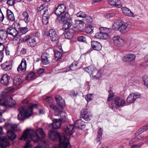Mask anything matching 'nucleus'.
Listing matches in <instances>:
<instances>
[{"instance_id": "obj_16", "label": "nucleus", "mask_w": 148, "mask_h": 148, "mask_svg": "<svg viewBox=\"0 0 148 148\" xmlns=\"http://www.w3.org/2000/svg\"><path fill=\"white\" fill-rule=\"evenodd\" d=\"M112 39L114 45L117 47H121L124 44V40L119 35L114 36Z\"/></svg>"}, {"instance_id": "obj_10", "label": "nucleus", "mask_w": 148, "mask_h": 148, "mask_svg": "<svg viewBox=\"0 0 148 148\" xmlns=\"http://www.w3.org/2000/svg\"><path fill=\"white\" fill-rule=\"evenodd\" d=\"M66 10V6L65 5L63 4H59L56 7V15L57 16V19L58 20V18L59 17H61L64 16L66 15V14L68 13H66L64 14Z\"/></svg>"}, {"instance_id": "obj_12", "label": "nucleus", "mask_w": 148, "mask_h": 148, "mask_svg": "<svg viewBox=\"0 0 148 148\" xmlns=\"http://www.w3.org/2000/svg\"><path fill=\"white\" fill-rule=\"evenodd\" d=\"M81 117L86 121L90 120L92 117L91 113L88 111L87 108H84L82 110Z\"/></svg>"}, {"instance_id": "obj_25", "label": "nucleus", "mask_w": 148, "mask_h": 148, "mask_svg": "<svg viewBox=\"0 0 148 148\" xmlns=\"http://www.w3.org/2000/svg\"><path fill=\"white\" fill-rule=\"evenodd\" d=\"M14 25L16 26L17 28H20L18 32V35L20 36L23 34H25L28 31V29L26 27L20 28V24L19 23H16Z\"/></svg>"}, {"instance_id": "obj_45", "label": "nucleus", "mask_w": 148, "mask_h": 148, "mask_svg": "<svg viewBox=\"0 0 148 148\" xmlns=\"http://www.w3.org/2000/svg\"><path fill=\"white\" fill-rule=\"evenodd\" d=\"M42 13H43L42 17L49 18V15L47 9H46Z\"/></svg>"}, {"instance_id": "obj_28", "label": "nucleus", "mask_w": 148, "mask_h": 148, "mask_svg": "<svg viewBox=\"0 0 148 148\" xmlns=\"http://www.w3.org/2000/svg\"><path fill=\"white\" fill-rule=\"evenodd\" d=\"M83 69L87 72L90 75H94L95 72L97 71L95 68L92 66L84 68Z\"/></svg>"}, {"instance_id": "obj_35", "label": "nucleus", "mask_w": 148, "mask_h": 148, "mask_svg": "<svg viewBox=\"0 0 148 148\" xmlns=\"http://www.w3.org/2000/svg\"><path fill=\"white\" fill-rule=\"evenodd\" d=\"M41 58L42 62L43 64H47L49 63V61L48 59V57L47 54L44 53L41 56Z\"/></svg>"}, {"instance_id": "obj_21", "label": "nucleus", "mask_w": 148, "mask_h": 148, "mask_svg": "<svg viewBox=\"0 0 148 148\" xmlns=\"http://www.w3.org/2000/svg\"><path fill=\"white\" fill-rule=\"evenodd\" d=\"M74 129V126L73 125L70 124L67 125L64 128L66 134L68 136H70L75 131Z\"/></svg>"}, {"instance_id": "obj_20", "label": "nucleus", "mask_w": 148, "mask_h": 148, "mask_svg": "<svg viewBox=\"0 0 148 148\" xmlns=\"http://www.w3.org/2000/svg\"><path fill=\"white\" fill-rule=\"evenodd\" d=\"M16 104V102L13 99L12 97H9L8 99H6L5 97V102L4 103L5 106V110L8 107H12Z\"/></svg>"}, {"instance_id": "obj_60", "label": "nucleus", "mask_w": 148, "mask_h": 148, "mask_svg": "<svg viewBox=\"0 0 148 148\" xmlns=\"http://www.w3.org/2000/svg\"><path fill=\"white\" fill-rule=\"evenodd\" d=\"M86 20L88 23H91L92 21V18L90 16H86Z\"/></svg>"}, {"instance_id": "obj_30", "label": "nucleus", "mask_w": 148, "mask_h": 148, "mask_svg": "<svg viewBox=\"0 0 148 148\" xmlns=\"http://www.w3.org/2000/svg\"><path fill=\"white\" fill-rule=\"evenodd\" d=\"M22 15L24 21L27 23H28L30 19L29 15L27 12L26 11H24L22 13Z\"/></svg>"}, {"instance_id": "obj_32", "label": "nucleus", "mask_w": 148, "mask_h": 148, "mask_svg": "<svg viewBox=\"0 0 148 148\" xmlns=\"http://www.w3.org/2000/svg\"><path fill=\"white\" fill-rule=\"evenodd\" d=\"M36 74L33 72H30L26 77V79L28 80H33L36 78Z\"/></svg>"}, {"instance_id": "obj_43", "label": "nucleus", "mask_w": 148, "mask_h": 148, "mask_svg": "<svg viewBox=\"0 0 148 148\" xmlns=\"http://www.w3.org/2000/svg\"><path fill=\"white\" fill-rule=\"evenodd\" d=\"M93 94H88L86 96L85 99L88 102L90 101L93 97Z\"/></svg>"}, {"instance_id": "obj_62", "label": "nucleus", "mask_w": 148, "mask_h": 148, "mask_svg": "<svg viewBox=\"0 0 148 148\" xmlns=\"http://www.w3.org/2000/svg\"><path fill=\"white\" fill-rule=\"evenodd\" d=\"M141 128L143 132L147 130L148 129V124H147L143 126Z\"/></svg>"}, {"instance_id": "obj_6", "label": "nucleus", "mask_w": 148, "mask_h": 148, "mask_svg": "<svg viewBox=\"0 0 148 148\" xmlns=\"http://www.w3.org/2000/svg\"><path fill=\"white\" fill-rule=\"evenodd\" d=\"M56 140H59L60 144L56 148H71V146L68 138L63 133H60L56 131Z\"/></svg>"}, {"instance_id": "obj_63", "label": "nucleus", "mask_w": 148, "mask_h": 148, "mask_svg": "<svg viewBox=\"0 0 148 148\" xmlns=\"http://www.w3.org/2000/svg\"><path fill=\"white\" fill-rule=\"evenodd\" d=\"M70 94L71 95L73 96H76L77 94V92H75V91L73 90H72L71 91Z\"/></svg>"}, {"instance_id": "obj_36", "label": "nucleus", "mask_w": 148, "mask_h": 148, "mask_svg": "<svg viewBox=\"0 0 148 148\" xmlns=\"http://www.w3.org/2000/svg\"><path fill=\"white\" fill-rule=\"evenodd\" d=\"M94 27L90 25H88L86 29V32L88 34H91L93 32Z\"/></svg>"}, {"instance_id": "obj_61", "label": "nucleus", "mask_w": 148, "mask_h": 148, "mask_svg": "<svg viewBox=\"0 0 148 148\" xmlns=\"http://www.w3.org/2000/svg\"><path fill=\"white\" fill-rule=\"evenodd\" d=\"M4 18V16L2 13L1 9H0V20L1 21H3Z\"/></svg>"}, {"instance_id": "obj_48", "label": "nucleus", "mask_w": 148, "mask_h": 148, "mask_svg": "<svg viewBox=\"0 0 148 148\" xmlns=\"http://www.w3.org/2000/svg\"><path fill=\"white\" fill-rule=\"evenodd\" d=\"M95 71L94 73V75H92V76H94L95 78L97 79H98L101 77V75L100 71H98L96 75L95 74Z\"/></svg>"}, {"instance_id": "obj_50", "label": "nucleus", "mask_w": 148, "mask_h": 148, "mask_svg": "<svg viewBox=\"0 0 148 148\" xmlns=\"http://www.w3.org/2000/svg\"><path fill=\"white\" fill-rule=\"evenodd\" d=\"M46 8H44L43 5H42L40 7L38 8L37 10L38 12H40V13H41L46 9Z\"/></svg>"}, {"instance_id": "obj_31", "label": "nucleus", "mask_w": 148, "mask_h": 148, "mask_svg": "<svg viewBox=\"0 0 148 148\" xmlns=\"http://www.w3.org/2000/svg\"><path fill=\"white\" fill-rule=\"evenodd\" d=\"M7 16L8 19L12 21H13L15 19L14 14L10 10L8 9L7 11Z\"/></svg>"}, {"instance_id": "obj_3", "label": "nucleus", "mask_w": 148, "mask_h": 148, "mask_svg": "<svg viewBox=\"0 0 148 148\" xmlns=\"http://www.w3.org/2000/svg\"><path fill=\"white\" fill-rule=\"evenodd\" d=\"M37 107V105L36 104H32L28 107L21 106L18 109L19 113L18 115V119L22 120L26 118H29L32 115V109L36 108Z\"/></svg>"}, {"instance_id": "obj_26", "label": "nucleus", "mask_w": 148, "mask_h": 148, "mask_svg": "<svg viewBox=\"0 0 148 148\" xmlns=\"http://www.w3.org/2000/svg\"><path fill=\"white\" fill-rule=\"evenodd\" d=\"M75 32V30L74 29H70L68 32L64 34L65 37L67 39H71L73 37V34Z\"/></svg>"}, {"instance_id": "obj_39", "label": "nucleus", "mask_w": 148, "mask_h": 148, "mask_svg": "<svg viewBox=\"0 0 148 148\" xmlns=\"http://www.w3.org/2000/svg\"><path fill=\"white\" fill-rule=\"evenodd\" d=\"M2 69L5 71H8L11 69V66L10 65H5V64H3L1 65Z\"/></svg>"}, {"instance_id": "obj_41", "label": "nucleus", "mask_w": 148, "mask_h": 148, "mask_svg": "<svg viewBox=\"0 0 148 148\" xmlns=\"http://www.w3.org/2000/svg\"><path fill=\"white\" fill-rule=\"evenodd\" d=\"M77 63L76 62H74L69 66L70 70H74L77 68Z\"/></svg>"}, {"instance_id": "obj_7", "label": "nucleus", "mask_w": 148, "mask_h": 148, "mask_svg": "<svg viewBox=\"0 0 148 148\" xmlns=\"http://www.w3.org/2000/svg\"><path fill=\"white\" fill-rule=\"evenodd\" d=\"M5 127L7 130V133L8 138L11 140L15 139L16 136L14 133L11 130L15 131H18L17 125L8 123L5 125Z\"/></svg>"}, {"instance_id": "obj_59", "label": "nucleus", "mask_w": 148, "mask_h": 148, "mask_svg": "<svg viewBox=\"0 0 148 148\" xmlns=\"http://www.w3.org/2000/svg\"><path fill=\"white\" fill-rule=\"evenodd\" d=\"M5 47L4 43L0 42V52L3 51Z\"/></svg>"}, {"instance_id": "obj_9", "label": "nucleus", "mask_w": 148, "mask_h": 148, "mask_svg": "<svg viewBox=\"0 0 148 148\" xmlns=\"http://www.w3.org/2000/svg\"><path fill=\"white\" fill-rule=\"evenodd\" d=\"M108 28L106 27H101L100 28V32L95 34V37L99 39H105L109 37L108 34L107 33L106 31Z\"/></svg>"}, {"instance_id": "obj_55", "label": "nucleus", "mask_w": 148, "mask_h": 148, "mask_svg": "<svg viewBox=\"0 0 148 148\" xmlns=\"http://www.w3.org/2000/svg\"><path fill=\"white\" fill-rule=\"evenodd\" d=\"M45 71V69L43 68H40L38 69L37 70L36 73L37 74H42Z\"/></svg>"}, {"instance_id": "obj_22", "label": "nucleus", "mask_w": 148, "mask_h": 148, "mask_svg": "<svg viewBox=\"0 0 148 148\" xmlns=\"http://www.w3.org/2000/svg\"><path fill=\"white\" fill-rule=\"evenodd\" d=\"M10 76L7 74H4L1 79V83L5 86H8L9 84Z\"/></svg>"}, {"instance_id": "obj_37", "label": "nucleus", "mask_w": 148, "mask_h": 148, "mask_svg": "<svg viewBox=\"0 0 148 148\" xmlns=\"http://www.w3.org/2000/svg\"><path fill=\"white\" fill-rule=\"evenodd\" d=\"M135 100V99L132 93L129 95L127 99V102L130 103H133Z\"/></svg>"}, {"instance_id": "obj_29", "label": "nucleus", "mask_w": 148, "mask_h": 148, "mask_svg": "<svg viewBox=\"0 0 148 148\" xmlns=\"http://www.w3.org/2000/svg\"><path fill=\"white\" fill-rule=\"evenodd\" d=\"M22 82V79L18 76L15 77L13 79V84L14 86H17L21 85Z\"/></svg>"}, {"instance_id": "obj_4", "label": "nucleus", "mask_w": 148, "mask_h": 148, "mask_svg": "<svg viewBox=\"0 0 148 148\" xmlns=\"http://www.w3.org/2000/svg\"><path fill=\"white\" fill-rule=\"evenodd\" d=\"M68 13H67L64 16L59 17L58 18V21L60 23H64L63 25L62 29L63 30H66L73 27V29H76L77 27V24L75 23V20L72 18H69Z\"/></svg>"}, {"instance_id": "obj_44", "label": "nucleus", "mask_w": 148, "mask_h": 148, "mask_svg": "<svg viewBox=\"0 0 148 148\" xmlns=\"http://www.w3.org/2000/svg\"><path fill=\"white\" fill-rule=\"evenodd\" d=\"M146 56L147 55L145 56V61L141 63L140 64L141 66L143 67H148V59H147L146 58Z\"/></svg>"}, {"instance_id": "obj_57", "label": "nucleus", "mask_w": 148, "mask_h": 148, "mask_svg": "<svg viewBox=\"0 0 148 148\" xmlns=\"http://www.w3.org/2000/svg\"><path fill=\"white\" fill-rule=\"evenodd\" d=\"M15 0H8L7 3L10 6L13 5L15 3Z\"/></svg>"}, {"instance_id": "obj_13", "label": "nucleus", "mask_w": 148, "mask_h": 148, "mask_svg": "<svg viewBox=\"0 0 148 148\" xmlns=\"http://www.w3.org/2000/svg\"><path fill=\"white\" fill-rule=\"evenodd\" d=\"M56 125V119H54L53 120V123L49 125V127L52 129H53V130H50L49 133V137L51 139L54 140H56V131L55 128L54 127Z\"/></svg>"}, {"instance_id": "obj_51", "label": "nucleus", "mask_w": 148, "mask_h": 148, "mask_svg": "<svg viewBox=\"0 0 148 148\" xmlns=\"http://www.w3.org/2000/svg\"><path fill=\"white\" fill-rule=\"evenodd\" d=\"M77 40L78 41L83 42H86L85 37L84 36H80L78 37Z\"/></svg>"}, {"instance_id": "obj_38", "label": "nucleus", "mask_w": 148, "mask_h": 148, "mask_svg": "<svg viewBox=\"0 0 148 148\" xmlns=\"http://www.w3.org/2000/svg\"><path fill=\"white\" fill-rule=\"evenodd\" d=\"M102 132V129L101 128H100L98 132V136L97 138V141L99 142V144L100 143V141L101 140V138L103 134Z\"/></svg>"}, {"instance_id": "obj_23", "label": "nucleus", "mask_w": 148, "mask_h": 148, "mask_svg": "<svg viewBox=\"0 0 148 148\" xmlns=\"http://www.w3.org/2000/svg\"><path fill=\"white\" fill-rule=\"evenodd\" d=\"M7 32L8 34L16 37L18 35V32L16 29L13 27H9L7 30Z\"/></svg>"}, {"instance_id": "obj_18", "label": "nucleus", "mask_w": 148, "mask_h": 148, "mask_svg": "<svg viewBox=\"0 0 148 148\" xmlns=\"http://www.w3.org/2000/svg\"><path fill=\"white\" fill-rule=\"evenodd\" d=\"M114 104L117 107L123 106L125 103V101L119 97H115L114 99Z\"/></svg>"}, {"instance_id": "obj_34", "label": "nucleus", "mask_w": 148, "mask_h": 148, "mask_svg": "<svg viewBox=\"0 0 148 148\" xmlns=\"http://www.w3.org/2000/svg\"><path fill=\"white\" fill-rule=\"evenodd\" d=\"M7 33L3 30H0V39L1 40H5L7 38Z\"/></svg>"}, {"instance_id": "obj_15", "label": "nucleus", "mask_w": 148, "mask_h": 148, "mask_svg": "<svg viewBox=\"0 0 148 148\" xmlns=\"http://www.w3.org/2000/svg\"><path fill=\"white\" fill-rule=\"evenodd\" d=\"M136 55L132 53H128L123 56L122 58L123 61L125 62H130L135 60Z\"/></svg>"}, {"instance_id": "obj_19", "label": "nucleus", "mask_w": 148, "mask_h": 148, "mask_svg": "<svg viewBox=\"0 0 148 148\" xmlns=\"http://www.w3.org/2000/svg\"><path fill=\"white\" fill-rule=\"evenodd\" d=\"M74 126L79 130H83L86 126L85 122L82 119L77 120L74 123Z\"/></svg>"}, {"instance_id": "obj_5", "label": "nucleus", "mask_w": 148, "mask_h": 148, "mask_svg": "<svg viewBox=\"0 0 148 148\" xmlns=\"http://www.w3.org/2000/svg\"><path fill=\"white\" fill-rule=\"evenodd\" d=\"M131 27L130 22L125 23L122 21L119 20L113 23L112 28L114 30H119L122 34H125L129 31Z\"/></svg>"}, {"instance_id": "obj_24", "label": "nucleus", "mask_w": 148, "mask_h": 148, "mask_svg": "<svg viewBox=\"0 0 148 148\" xmlns=\"http://www.w3.org/2000/svg\"><path fill=\"white\" fill-rule=\"evenodd\" d=\"M91 47L94 50L97 51L100 50L102 48L101 44L97 41L95 40L91 41Z\"/></svg>"}, {"instance_id": "obj_33", "label": "nucleus", "mask_w": 148, "mask_h": 148, "mask_svg": "<svg viewBox=\"0 0 148 148\" xmlns=\"http://www.w3.org/2000/svg\"><path fill=\"white\" fill-rule=\"evenodd\" d=\"M49 35L52 41L56 40V32L53 29H51L49 32Z\"/></svg>"}, {"instance_id": "obj_56", "label": "nucleus", "mask_w": 148, "mask_h": 148, "mask_svg": "<svg viewBox=\"0 0 148 148\" xmlns=\"http://www.w3.org/2000/svg\"><path fill=\"white\" fill-rule=\"evenodd\" d=\"M45 101L49 103L52 102L53 101V99L51 97H47L46 99H45Z\"/></svg>"}, {"instance_id": "obj_17", "label": "nucleus", "mask_w": 148, "mask_h": 148, "mask_svg": "<svg viewBox=\"0 0 148 148\" xmlns=\"http://www.w3.org/2000/svg\"><path fill=\"white\" fill-rule=\"evenodd\" d=\"M27 62L24 59H22L21 63L17 68L18 72L20 73L25 72L26 70Z\"/></svg>"}, {"instance_id": "obj_52", "label": "nucleus", "mask_w": 148, "mask_h": 148, "mask_svg": "<svg viewBox=\"0 0 148 148\" xmlns=\"http://www.w3.org/2000/svg\"><path fill=\"white\" fill-rule=\"evenodd\" d=\"M62 52L58 51L57 53H56V58H57V60H58L59 59L61 58L62 56Z\"/></svg>"}, {"instance_id": "obj_40", "label": "nucleus", "mask_w": 148, "mask_h": 148, "mask_svg": "<svg viewBox=\"0 0 148 148\" xmlns=\"http://www.w3.org/2000/svg\"><path fill=\"white\" fill-rule=\"evenodd\" d=\"M108 92H109V94L107 99V101H111L114 97V94L111 90H109Z\"/></svg>"}, {"instance_id": "obj_1", "label": "nucleus", "mask_w": 148, "mask_h": 148, "mask_svg": "<svg viewBox=\"0 0 148 148\" xmlns=\"http://www.w3.org/2000/svg\"><path fill=\"white\" fill-rule=\"evenodd\" d=\"M45 136V134L42 129H38L36 132L27 129L24 132L20 139L27 140L26 145L23 148H31L32 146L30 144L31 140L34 142H38L41 140V138H43Z\"/></svg>"}, {"instance_id": "obj_47", "label": "nucleus", "mask_w": 148, "mask_h": 148, "mask_svg": "<svg viewBox=\"0 0 148 148\" xmlns=\"http://www.w3.org/2000/svg\"><path fill=\"white\" fill-rule=\"evenodd\" d=\"M122 5L123 4L120 1L117 0V1L116 2V4L114 6L118 8H120L122 6Z\"/></svg>"}, {"instance_id": "obj_54", "label": "nucleus", "mask_w": 148, "mask_h": 148, "mask_svg": "<svg viewBox=\"0 0 148 148\" xmlns=\"http://www.w3.org/2000/svg\"><path fill=\"white\" fill-rule=\"evenodd\" d=\"M48 19L49 18L42 17V23L44 25H46L48 24Z\"/></svg>"}, {"instance_id": "obj_53", "label": "nucleus", "mask_w": 148, "mask_h": 148, "mask_svg": "<svg viewBox=\"0 0 148 148\" xmlns=\"http://www.w3.org/2000/svg\"><path fill=\"white\" fill-rule=\"evenodd\" d=\"M143 81L144 82V84L148 88V78L147 77H144L143 78Z\"/></svg>"}, {"instance_id": "obj_46", "label": "nucleus", "mask_w": 148, "mask_h": 148, "mask_svg": "<svg viewBox=\"0 0 148 148\" xmlns=\"http://www.w3.org/2000/svg\"><path fill=\"white\" fill-rule=\"evenodd\" d=\"M132 94L133 95L135 99V100L137 99L140 98L141 97V95L138 92H132Z\"/></svg>"}, {"instance_id": "obj_49", "label": "nucleus", "mask_w": 148, "mask_h": 148, "mask_svg": "<svg viewBox=\"0 0 148 148\" xmlns=\"http://www.w3.org/2000/svg\"><path fill=\"white\" fill-rule=\"evenodd\" d=\"M116 15V14L115 13H112L105 14L104 15V17L106 18H109L114 16Z\"/></svg>"}, {"instance_id": "obj_42", "label": "nucleus", "mask_w": 148, "mask_h": 148, "mask_svg": "<svg viewBox=\"0 0 148 148\" xmlns=\"http://www.w3.org/2000/svg\"><path fill=\"white\" fill-rule=\"evenodd\" d=\"M77 16L78 17L84 18L86 17V15L85 12L80 11L77 13Z\"/></svg>"}, {"instance_id": "obj_2", "label": "nucleus", "mask_w": 148, "mask_h": 148, "mask_svg": "<svg viewBox=\"0 0 148 148\" xmlns=\"http://www.w3.org/2000/svg\"><path fill=\"white\" fill-rule=\"evenodd\" d=\"M56 129H59L65 118V113L62 110L65 105L64 100L59 95H56Z\"/></svg>"}, {"instance_id": "obj_11", "label": "nucleus", "mask_w": 148, "mask_h": 148, "mask_svg": "<svg viewBox=\"0 0 148 148\" xmlns=\"http://www.w3.org/2000/svg\"><path fill=\"white\" fill-rule=\"evenodd\" d=\"M36 38L34 37L28 36L23 38V40L27 41L29 46L31 47H34L37 44Z\"/></svg>"}, {"instance_id": "obj_27", "label": "nucleus", "mask_w": 148, "mask_h": 148, "mask_svg": "<svg viewBox=\"0 0 148 148\" xmlns=\"http://www.w3.org/2000/svg\"><path fill=\"white\" fill-rule=\"evenodd\" d=\"M122 10L123 13L125 15L130 17H133L134 14L132 12L126 7H123Z\"/></svg>"}, {"instance_id": "obj_58", "label": "nucleus", "mask_w": 148, "mask_h": 148, "mask_svg": "<svg viewBox=\"0 0 148 148\" xmlns=\"http://www.w3.org/2000/svg\"><path fill=\"white\" fill-rule=\"evenodd\" d=\"M116 1H117V0H109L108 3L110 5L114 6L116 4Z\"/></svg>"}, {"instance_id": "obj_14", "label": "nucleus", "mask_w": 148, "mask_h": 148, "mask_svg": "<svg viewBox=\"0 0 148 148\" xmlns=\"http://www.w3.org/2000/svg\"><path fill=\"white\" fill-rule=\"evenodd\" d=\"M5 102V97L1 95L0 97V123L2 122L1 117L2 114L5 111V106L4 105Z\"/></svg>"}, {"instance_id": "obj_64", "label": "nucleus", "mask_w": 148, "mask_h": 148, "mask_svg": "<svg viewBox=\"0 0 148 148\" xmlns=\"http://www.w3.org/2000/svg\"><path fill=\"white\" fill-rule=\"evenodd\" d=\"M143 132L141 128H140L135 133L136 136H138Z\"/></svg>"}, {"instance_id": "obj_8", "label": "nucleus", "mask_w": 148, "mask_h": 148, "mask_svg": "<svg viewBox=\"0 0 148 148\" xmlns=\"http://www.w3.org/2000/svg\"><path fill=\"white\" fill-rule=\"evenodd\" d=\"M0 145L2 148H5L9 146L10 143L8 139L3 133L2 128L0 126Z\"/></svg>"}]
</instances>
